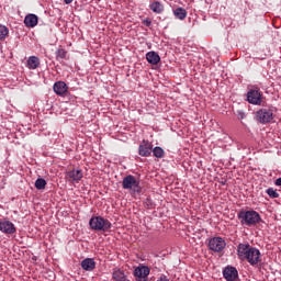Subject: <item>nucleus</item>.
Returning <instances> with one entry per match:
<instances>
[{"label": "nucleus", "mask_w": 281, "mask_h": 281, "mask_svg": "<svg viewBox=\"0 0 281 281\" xmlns=\"http://www.w3.org/2000/svg\"><path fill=\"white\" fill-rule=\"evenodd\" d=\"M237 256L240 260H247L251 267H256L260 262V250L251 247L249 244H239L237 247Z\"/></svg>", "instance_id": "f257e3e1"}, {"label": "nucleus", "mask_w": 281, "mask_h": 281, "mask_svg": "<svg viewBox=\"0 0 281 281\" xmlns=\"http://www.w3.org/2000/svg\"><path fill=\"white\" fill-rule=\"evenodd\" d=\"M237 218L238 221H240V224L246 225V227H256L258 223L262 222L260 213L256 212L255 210L239 211L237 214Z\"/></svg>", "instance_id": "f03ea898"}, {"label": "nucleus", "mask_w": 281, "mask_h": 281, "mask_svg": "<svg viewBox=\"0 0 281 281\" xmlns=\"http://www.w3.org/2000/svg\"><path fill=\"white\" fill-rule=\"evenodd\" d=\"M90 229H93L94 232H111V227H113V224L111 221L102 217V216H93L89 221Z\"/></svg>", "instance_id": "7ed1b4c3"}, {"label": "nucleus", "mask_w": 281, "mask_h": 281, "mask_svg": "<svg viewBox=\"0 0 281 281\" xmlns=\"http://www.w3.org/2000/svg\"><path fill=\"white\" fill-rule=\"evenodd\" d=\"M122 188L123 190H131L134 194L135 192H137V194L142 192V187H139V181L137 180V178H135V176H132V175H128L123 178Z\"/></svg>", "instance_id": "20e7f679"}, {"label": "nucleus", "mask_w": 281, "mask_h": 281, "mask_svg": "<svg viewBox=\"0 0 281 281\" xmlns=\"http://www.w3.org/2000/svg\"><path fill=\"white\" fill-rule=\"evenodd\" d=\"M226 246L227 244L223 237H213L209 240V249H211V251H215L216 254L223 251Z\"/></svg>", "instance_id": "39448f33"}, {"label": "nucleus", "mask_w": 281, "mask_h": 281, "mask_svg": "<svg viewBox=\"0 0 281 281\" xmlns=\"http://www.w3.org/2000/svg\"><path fill=\"white\" fill-rule=\"evenodd\" d=\"M257 121L260 122V124H269L270 122H273V110L271 109H261L257 112Z\"/></svg>", "instance_id": "423d86ee"}, {"label": "nucleus", "mask_w": 281, "mask_h": 281, "mask_svg": "<svg viewBox=\"0 0 281 281\" xmlns=\"http://www.w3.org/2000/svg\"><path fill=\"white\" fill-rule=\"evenodd\" d=\"M148 276H150V268L148 266L139 265L134 269V277L137 281H146Z\"/></svg>", "instance_id": "0eeeda50"}, {"label": "nucleus", "mask_w": 281, "mask_h": 281, "mask_svg": "<svg viewBox=\"0 0 281 281\" xmlns=\"http://www.w3.org/2000/svg\"><path fill=\"white\" fill-rule=\"evenodd\" d=\"M0 232L9 235L16 234V226L9 220H0Z\"/></svg>", "instance_id": "6e6552de"}, {"label": "nucleus", "mask_w": 281, "mask_h": 281, "mask_svg": "<svg viewBox=\"0 0 281 281\" xmlns=\"http://www.w3.org/2000/svg\"><path fill=\"white\" fill-rule=\"evenodd\" d=\"M82 177V170L80 169H72L66 172V179L69 181V183H80Z\"/></svg>", "instance_id": "1a4fd4ad"}, {"label": "nucleus", "mask_w": 281, "mask_h": 281, "mask_svg": "<svg viewBox=\"0 0 281 281\" xmlns=\"http://www.w3.org/2000/svg\"><path fill=\"white\" fill-rule=\"evenodd\" d=\"M223 277L226 281H236L238 280V270L236 269V267L227 266L223 270Z\"/></svg>", "instance_id": "9d476101"}, {"label": "nucleus", "mask_w": 281, "mask_h": 281, "mask_svg": "<svg viewBox=\"0 0 281 281\" xmlns=\"http://www.w3.org/2000/svg\"><path fill=\"white\" fill-rule=\"evenodd\" d=\"M138 154L140 157H150L153 154V143L148 140H143V143L138 147Z\"/></svg>", "instance_id": "9b49d317"}, {"label": "nucleus", "mask_w": 281, "mask_h": 281, "mask_svg": "<svg viewBox=\"0 0 281 281\" xmlns=\"http://www.w3.org/2000/svg\"><path fill=\"white\" fill-rule=\"evenodd\" d=\"M247 100L249 104H261L262 103V94L258 90H250L247 93Z\"/></svg>", "instance_id": "f8f14e48"}, {"label": "nucleus", "mask_w": 281, "mask_h": 281, "mask_svg": "<svg viewBox=\"0 0 281 281\" xmlns=\"http://www.w3.org/2000/svg\"><path fill=\"white\" fill-rule=\"evenodd\" d=\"M53 89L57 95H65L68 88L67 83H65L64 81H57L54 83Z\"/></svg>", "instance_id": "ddd939ff"}, {"label": "nucleus", "mask_w": 281, "mask_h": 281, "mask_svg": "<svg viewBox=\"0 0 281 281\" xmlns=\"http://www.w3.org/2000/svg\"><path fill=\"white\" fill-rule=\"evenodd\" d=\"M24 25L26 27H36L38 25V16L36 14H29L24 18Z\"/></svg>", "instance_id": "4468645a"}, {"label": "nucleus", "mask_w": 281, "mask_h": 281, "mask_svg": "<svg viewBox=\"0 0 281 281\" xmlns=\"http://www.w3.org/2000/svg\"><path fill=\"white\" fill-rule=\"evenodd\" d=\"M146 60L149 65H159L161 57H159V54L151 50L146 54Z\"/></svg>", "instance_id": "2eb2a0df"}, {"label": "nucleus", "mask_w": 281, "mask_h": 281, "mask_svg": "<svg viewBox=\"0 0 281 281\" xmlns=\"http://www.w3.org/2000/svg\"><path fill=\"white\" fill-rule=\"evenodd\" d=\"M81 268L83 271H93L95 269V260L93 258H86L81 261Z\"/></svg>", "instance_id": "dca6fc26"}, {"label": "nucleus", "mask_w": 281, "mask_h": 281, "mask_svg": "<svg viewBox=\"0 0 281 281\" xmlns=\"http://www.w3.org/2000/svg\"><path fill=\"white\" fill-rule=\"evenodd\" d=\"M38 65H41V61L38 60V57H36V56H31L27 59L26 67L29 69H38Z\"/></svg>", "instance_id": "f3484780"}, {"label": "nucleus", "mask_w": 281, "mask_h": 281, "mask_svg": "<svg viewBox=\"0 0 281 281\" xmlns=\"http://www.w3.org/2000/svg\"><path fill=\"white\" fill-rule=\"evenodd\" d=\"M112 278L115 281H126V274H124V271H122L120 269L113 270Z\"/></svg>", "instance_id": "a211bd4d"}, {"label": "nucleus", "mask_w": 281, "mask_h": 281, "mask_svg": "<svg viewBox=\"0 0 281 281\" xmlns=\"http://www.w3.org/2000/svg\"><path fill=\"white\" fill-rule=\"evenodd\" d=\"M149 10H153L156 14H161V12H164V4L159 1H155L149 5Z\"/></svg>", "instance_id": "6ab92c4d"}, {"label": "nucleus", "mask_w": 281, "mask_h": 281, "mask_svg": "<svg viewBox=\"0 0 281 281\" xmlns=\"http://www.w3.org/2000/svg\"><path fill=\"white\" fill-rule=\"evenodd\" d=\"M173 14L177 19H179L180 21H183V19H186V16H188V11H186V9H183V8H177L173 11Z\"/></svg>", "instance_id": "aec40b11"}, {"label": "nucleus", "mask_w": 281, "mask_h": 281, "mask_svg": "<svg viewBox=\"0 0 281 281\" xmlns=\"http://www.w3.org/2000/svg\"><path fill=\"white\" fill-rule=\"evenodd\" d=\"M47 186V181H45V179L43 178H38L35 181V188L36 190H45V187Z\"/></svg>", "instance_id": "412c9836"}, {"label": "nucleus", "mask_w": 281, "mask_h": 281, "mask_svg": "<svg viewBox=\"0 0 281 281\" xmlns=\"http://www.w3.org/2000/svg\"><path fill=\"white\" fill-rule=\"evenodd\" d=\"M153 155H154V157H157V159L164 158V155H165L164 148H161V147H155V148L153 149Z\"/></svg>", "instance_id": "4be33fe9"}, {"label": "nucleus", "mask_w": 281, "mask_h": 281, "mask_svg": "<svg viewBox=\"0 0 281 281\" xmlns=\"http://www.w3.org/2000/svg\"><path fill=\"white\" fill-rule=\"evenodd\" d=\"M56 58L57 60H65V58H67V50H65V48L57 49Z\"/></svg>", "instance_id": "5701e85b"}, {"label": "nucleus", "mask_w": 281, "mask_h": 281, "mask_svg": "<svg viewBox=\"0 0 281 281\" xmlns=\"http://www.w3.org/2000/svg\"><path fill=\"white\" fill-rule=\"evenodd\" d=\"M8 34H10V30L5 25H0V41H4Z\"/></svg>", "instance_id": "b1692460"}, {"label": "nucleus", "mask_w": 281, "mask_h": 281, "mask_svg": "<svg viewBox=\"0 0 281 281\" xmlns=\"http://www.w3.org/2000/svg\"><path fill=\"white\" fill-rule=\"evenodd\" d=\"M266 193L268 196H270V199H280V193H278V191H276L273 188L267 189Z\"/></svg>", "instance_id": "393cba45"}, {"label": "nucleus", "mask_w": 281, "mask_h": 281, "mask_svg": "<svg viewBox=\"0 0 281 281\" xmlns=\"http://www.w3.org/2000/svg\"><path fill=\"white\" fill-rule=\"evenodd\" d=\"M143 25H145L146 27H150V25H153V21H150V19H145L143 20Z\"/></svg>", "instance_id": "a878e982"}, {"label": "nucleus", "mask_w": 281, "mask_h": 281, "mask_svg": "<svg viewBox=\"0 0 281 281\" xmlns=\"http://www.w3.org/2000/svg\"><path fill=\"white\" fill-rule=\"evenodd\" d=\"M144 205L145 207H150L153 205V202L150 201V198H147L145 201H144Z\"/></svg>", "instance_id": "bb28decb"}, {"label": "nucleus", "mask_w": 281, "mask_h": 281, "mask_svg": "<svg viewBox=\"0 0 281 281\" xmlns=\"http://www.w3.org/2000/svg\"><path fill=\"white\" fill-rule=\"evenodd\" d=\"M274 186L281 187V178H278V179L276 180Z\"/></svg>", "instance_id": "cd10ccee"}, {"label": "nucleus", "mask_w": 281, "mask_h": 281, "mask_svg": "<svg viewBox=\"0 0 281 281\" xmlns=\"http://www.w3.org/2000/svg\"><path fill=\"white\" fill-rule=\"evenodd\" d=\"M64 2L66 3V5H69L70 3H74V0H64Z\"/></svg>", "instance_id": "c85d7f7f"}]
</instances>
